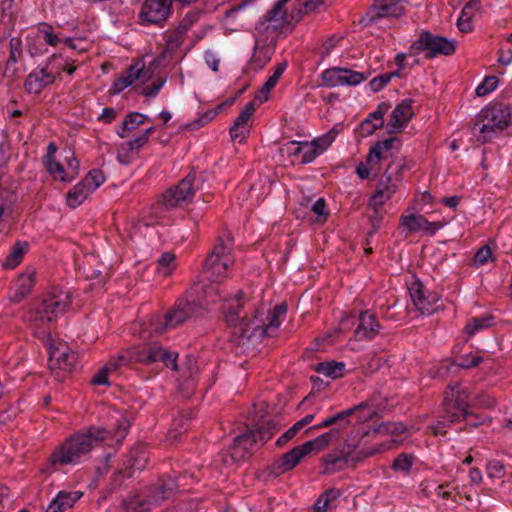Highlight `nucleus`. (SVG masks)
I'll return each mask as SVG.
<instances>
[{"mask_svg":"<svg viewBox=\"0 0 512 512\" xmlns=\"http://www.w3.org/2000/svg\"><path fill=\"white\" fill-rule=\"evenodd\" d=\"M130 426V420L123 415L117 419L112 430L98 426H90L86 430H81L67 438L51 454L50 462L52 465L76 464L80 459L87 456L94 446L108 438L114 440L117 444H121L127 436Z\"/></svg>","mask_w":512,"mask_h":512,"instance_id":"nucleus-1","label":"nucleus"},{"mask_svg":"<svg viewBox=\"0 0 512 512\" xmlns=\"http://www.w3.org/2000/svg\"><path fill=\"white\" fill-rule=\"evenodd\" d=\"M243 298L244 292L238 291L235 296L224 298L221 307L226 323L233 328L229 342L236 347L244 346L253 336H257V332H259L258 336H262L266 332L254 320L250 321L246 317L240 318L239 313L244 306Z\"/></svg>","mask_w":512,"mask_h":512,"instance_id":"nucleus-2","label":"nucleus"},{"mask_svg":"<svg viewBox=\"0 0 512 512\" xmlns=\"http://www.w3.org/2000/svg\"><path fill=\"white\" fill-rule=\"evenodd\" d=\"M442 406V414L437 422L430 426L434 435H445L444 428L460 423L462 419L470 416L468 391L459 384L449 385L445 391Z\"/></svg>","mask_w":512,"mask_h":512,"instance_id":"nucleus-3","label":"nucleus"},{"mask_svg":"<svg viewBox=\"0 0 512 512\" xmlns=\"http://www.w3.org/2000/svg\"><path fill=\"white\" fill-rule=\"evenodd\" d=\"M457 42L444 36L435 35L428 30L420 32L418 39L410 46L409 54L425 52V58L433 59L438 55L451 56L456 51Z\"/></svg>","mask_w":512,"mask_h":512,"instance_id":"nucleus-4","label":"nucleus"},{"mask_svg":"<svg viewBox=\"0 0 512 512\" xmlns=\"http://www.w3.org/2000/svg\"><path fill=\"white\" fill-rule=\"evenodd\" d=\"M203 316V304L198 303L194 298L188 296V291L177 299L171 309L164 316L162 327H155V331L162 333L168 328H175L191 318Z\"/></svg>","mask_w":512,"mask_h":512,"instance_id":"nucleus-5","label":"nucleus"},{"mask_svg":"<svg viewBox=\"0 0 512 512\" xmlns=\"http://www.w3.org/2000/svg\"><path fill=\"white\" fill-rule=\"evenodd\" d=\"M72 297L68 290L53 287L49 293L36 305L35 319L42 322H51L59 314L67 311L71 305Z\"/></svg>","mask_w":512,"mask_h":512,"instance_id":"nucleus-6","label":"nucleus"},{"mask_svg":"<svg viewBox=\"0 0 512 512\" xmlns=\"http://www.w3.org/2000/svg\"><path fill=\"white\" fill-rule=\"evenodd\" d=\"M60 58L59 55H51L45 66L35 69L28 74L24 82L26 92L39 95L43 89L60 79V66L54 72V63Z\"/></svg>","mask_w":512,"mask_h":512,"instance_id":"nucleus-7","label":"nucleus"},{"mask_svg":"<svg viewBox=\"0 0 512 512\" xmlns=\"http://www.w3.org/2000/svg\"><path fill=\"white\" fill-rule=\"evenodd\" d=\"M147 461L148 453L146 445L143 443L136 444L122 460V463L115 472L113 483L116 484L119 477L126 479L133 477L136 470L142 471L146 467Z\"/></svg>","mask_w":512,"mask_h":512,"instance_id":"nucleus-8","label":"nucleus"},{"mask_svg":"<svg viewBox=\"0 0 512 512\" xmlns=\"http://www.w3.org/2000/svg\"><path fill=\"white\" fill-rule=\"evenodd\" d=\"M178 490V484L170 476L161 477L158 481L147 488L146 503L142 504L140 510H151L154 506L161 505L165 500L173 497Z\"/></svg>","mask_w":512,"mask_h":512,"instance_id":"nucleus-9","label":"nucleus"},{"mask_svg":"<svg viewBox=\"0 0 512 512\" xmlns=\"http://www.w3.org/2000/svg\"><path fill=\"white\" fill-rule=\"evenodd\" d=\"M194 181L195 171L192 170L177 186L168 189L163 194L164 206L169 209L190 201L194 196Z\"/></svg>","mask_w":512,"mask_h":512,"instance_id":"nucleus-10","label":"nucleus"},{"mask_svg":"<svg viewBox=\"0 0 512 512\" xmlns=\"http://www.w3.org/2000/svg\"><path fill=\"white\" fill-rule=\"evenodd\" d=\"M307 455L308 452L305 448H302V445L295 446L290 451L276 459L271 465H269L265 469L264 473H266L267 476L276 478L294 469Z\"/></svg>","mask_w":512,"mask_h":512,"instance_id":"nucleus-11","label":"nucleus"},{"mask_svg":"<svg viewBox=\"0 0 512 512\" xmlns=\"http://www.w3.org/2000/svg\"><path fill=\"white\" fill-rule=\"evenodd\" d=\"M173 0H144L139 18L149 24H161L171 13Z\"/></svg>","mask_w":512,"mask_h":512,"instance_id":"nucleus-12","label":"nucleus"},{"mask_svg":"<svg viewBox=\"0 0 512 512\" xmlns=\"http://www.w3.org/2000/svg\"><path fill=\"white\" fill-rule=\"evenodd\" d=\"M410 295L416 309L423 315H430L442 306L440 296L437 293H427L421 283L413 284Z\"/></svg>","mask_w":512,"mask_h":512,"instance_id":"nucleus-13","label":"nucleus"},{"mask_svg":"<svg viewBox=\"0 0 512 512\" xmlns=\"http://www.w3.org/2000/svg\"><path fill=\"white\" fill-rule=\"evenodd\" d=\"M188 291V296L194 298L198 303L203 304V315L206 312V306L215 303L221 299L220 282L209 281V283L200 281L194 283Z\"/></svg>","mask_w":512,"mask_h":512,"instance_id":"nucleus-14","label":"nucleus"},{"mask_svg":"<svg viewBox=\"0 0 512 512\" xmlns=\"http://www.w3.org/2000/svg\"><path fill=\"white\" fill-rule=\"evenodd\" d=\"M368 407L369 405L366 402H361L358 405L342 410L332 416L327 417L321 423L310 427L307 431L319 430L330 426H334L332 429H338L339 435L342 430L346 429L350 425V417L352 415H355L356 413H362Z\"/></svg>","mask_w":512,"mask_h":512,"instance_id":"nucleus-15","label":"nucleus"},{"mask_svg":"<svg viewBox=\"0 0 512 512\" xmlns=\"http://www.w3.org/2000/svg\"><path fill=\"white\" fill-rule=\"evenodd\" d=\"M406 0H376L371 6L367 23H374L380 18H398L405 13Z\"/></svg>","mask_w":512,"mask_h":512,"instance_id":"nucleus-16","label":"nucleus"},{"mask_svg":"<svg viewBox=\"0 0 512 512\" xmlns=\"http://www.w3.org/2000/svg\"><path fill=\"white\" fill-rule=\"evenodd\" d=\"M413 102V99L407 98L403 99L396 105L387 123L388 133L400 132L403 128H405L407 123L412 119L414 115L412 108Z\"/></svg>","mask_w":512,"mask_h":512,"instance_id":"nucleus-17","label":"nucleus"},{"mask_svg":"<svg viewBox=\"0 0 512 512\" xmlns=\"http://www.w3.org/2000/svg\"><path fill=\"white\" fill-rule=\"evenodd\" d=\"M346 449L335 450L331 453H328L324 456L323 462L325 465V469L328 472H337L343 470L348 466L349 462H357L363 459L366 455L357 456L356 458L351 456V452L354 447H351L349 444L346 445Z\"/></svg>","mask_w":512,"mask_h":512,"instance_id":"nucleus-18","label":"nucleus"},{"mask_svg":"<svg viewBox=\"0 0 512 512\" xmlns=\"http://www.w3.org/2000/svg\"><path fill=\"white\" fill-rule=\"evenodd\" d=\"M382 326L376 315L366 310L359 315V324L355 329V338L357 340H372L380 332Z\"/></svg>","mask_w":512,"mask_h":512,"instance_id":"nucleus-19","label":"nucleus"},{"mask_svg":"<svg viewBox=\"0 0 512 512\" xmlns=\"http://www.w3.org/2000/svg\"><path fill=\"white\" fill-rule=\"evenodd\" d=\"M157 345H139L133 346L120 353V360H128L129 365L141 363L151 365L155 363Z\"/></svg>","mask_w":512,"mask_h":512,"instance_id":"nucleus-20","label":"nucleus"},{"mask_svg":"<svg viewBox=\"0 0 512 512\" xmlns=\"http://www.w3.org/2000/svg\"><path fill=\"white\" fill-rule=\"evenodd\" d=\"M401 225L409 232L425 231L430 236L443 227L441 222H430L423 215L417 213L402 215Z\"/></svg>","mask_w":512,"mask_h":512,"instance_id":"nucleus-21","label":"nucleus"},{"mask_svg":"<svg viewBox=\"0 0 512 512\" xmlns=\"http://www.w3.org/2000/svg\"><path fill=\"white\" fill-rule=\"evenodd\" d=\"M389 108V103H379L376 110L360 123L359 131L362 137L370 136L384 126V115L388 112Z\"/></svg>","mask_w":512,"mask_h":512,"instance_id":"nucleus-22","label":"nucleus"},{"mask_svg":"<svg viewBox=\"0 0 512 512\" xmlns=\"http://www.w3.org/2000/svg\"><path fill=\"white\" fill-rule=\"evenodd\" d=\"M396 144V148L399 149L401 140L398 137L376 141L369 150L367 163L373 165L374 161L380 163L382 160L387 159L391 155L390 151L395 148Z\"/></svg>","mask_w":512,"mask_h":512,"instance_id":"nucleus-23","label":"nucleus"},{"mask_svg":"<svg viewBox=\"0 0 512 512\" xmlns=\"http://www.w3.org/2000/svg\"><path fill=\"white\" fill-rule=\"evenodd\" d=\"M231 259L215 258L213 255H208L203 263V273L209 281L220 282L228 271Z\"/></svg>","mask_w":512,"mask_h":512,"instance_id":"nucleus-24","label":"nucleus"},{"mask_svg":"<svg viewBox=\"0 0 512 512\" xmlns=\"http://www.w3.org/2000/svg\"><path fill=\"white\" fill-rule=\"evenodd\" d=\"M397 184L394 181H389L382 176V179L376 186L375 193L369 200V206L373 207L375 213H378V207H381L391 196L396 192Z\"/></svg>","mask_w":512,"mask_h":512,"instance_id":"nucleus-25","label":"nucleus"},{"mask_svg":"<svg viewBox=\"0 0 512 512\" xmlns=\"http://www.w3.org/2000/svg\"><path fill=\"white\" fill-rule=\"evenodd\" d=\"M82 492L60 491L55 498L52 499L46 512H65L81 498Z\"/></svg>","mask_w":512,"mask_h":512,"instance_id":"nucleus-26","label":"nucleus"},{"mask_svg":"<svg viewBox=\"0 0 512 512\" xmlns=\"http://www.w3.org/2000/svg\"><path fill=\"white\" fill-rule=\"evenodd\" d=\"M257 443L258 438L256 437V433H254L252 429H248L245 433L234 439L231 454L233 457L244 458L250 452V448Z\"/></svg>","mask_w":512,"mask_h":512,"instance_id":"nucleus-27","label":"nucleus"},{"mask_svg":"<svg viewBox=\"0 0 512 512\" xmlns=\"http://www.w3.org/2000/svg\"><path fill=\"white\" fill-rule=\"evenodd\" d=\"M23 55L22 40L20 37H12L9 42V57L7 59L3 76L14 78L17 74V69L13 67Z\"/></svg>","mask_w":512,"mask_h":512,"instance_id":"nucleus-28","label":"nucleus"},{"mask_svg":"<svg viewBox=\"0 0 512 512\" xmlns=\"http://www.w3.org/2000/svg\"><path fill=\"white\" fill-rule=\"evenodd\" d=\"M34 277L32 274H21L11 289L10 300L19 303L32 290L34 286Z\"/></svg>","mask_w":512,"mask_h":512,"instance_id":"nucleus-29","label":"nucleus"},{"mask_svg":"<svg viewBox=\"0 0 512 512\" xmlns=\"http://www.w3.org/2000/svg\"><path fill=\"white\" fill-rule=\"evenodd\" d=\"M287 68L286 62L279 63L274 73L267 79V81L262 85V87L256 92L255 94V100H259L260 103L268 100V95L270 91L275 87L277 84L279 78L282 76L284 71Z\"/></svg>","mask_w":512,"mask_h":512,"instance_id":"nucleus-30","label":"nucleus"},{"mask_svg":"<svg viewBox=\"0 0 512 512\" xmlns=\"http://www.w3.org/2000/svg\"><path fill=\"white\" fill-rule=\"evenodd\" d=\"M194 417L195 412L192 409L180 412L172 422L171 429L169 431L170 437L176 438L178 435L188 431Z\"/></svg>","mask_w":512,"mask_h":512,"instance_id":"nucleus-31","label":"nucleus"},{"mask_svg":"<svg viewBox=\"0 0 512 512\" xmlns=\"http://www.w3.org/2000/svg\"><path fill=\"white\" fill-rule=\"evenodd\" d=\"M336 437H338V429H330L320 436L303 443L302 448H305L308 454L313 451H321L326 448Z\"/></svg>","mask_w":512,"mask_h":512,"instance_id":"nucleus-32","label":"nucleus"},{"mask_svg":"<svg viewBox=\"0 0 512 512\" xmlns=\"http://www.w3.org/2000/svg\"><path fill=\"white\" fill-rule=\"evenodd\" d=\"M345 363L337 361H325L317 363L314 370L332 379H338L344 376Z\"/></svg>","mask_w":512,"mask_h":512,"instance_id":"nucleus-33","label":"nucleus"},{"mask_svg":"<svg viewBox=\"0 0 512 512\" xmlns=\"http://www.w3.org/2000/svg\"><path fill=\"white\" fill-rule=\"evenodd\" d=\"M28 250L27 242H16L11 248V252L6 256L3 267L5 269H14L23 260L24 254Z\"/></svg>","mask_w":512,"mask_h":512,"instance_id":"nucleus-34","label":"nucleus"},{"mask_svg":"<svg viewBox=\"0 0 512 512\" xmlns=\"http://www.w3.org/2000/svg\"><path fill=\"white\" fill-rule=\"evenodd\" d=\"M50 361L54 365V361L58 365V368L64 371H71L77 361V354L75 352H67L56 350L52 352Z\"/></svg>","mask_w":512,"mask_h":512,"instance_id":"nucleus-35","label":"nucleus"},{"mask_svg":"<svg viewBox=\"0 0 512 512\" xmlns=\"http://www.w3.org/2000/svg\"><path fill=\"white\" fill-rule=\"evenodd\" d=\"M252 430L256 433L258 442H261V445H263L278 431V425L273 420H262Z\"/></svg>","mask_w":512,"mask_h":512,"instance_id":"nucleus-36","label":"nucleus"},{"mask_svg":"<svg viewBox=\"0 0 512 512\" xmlns=\"http://www.w3.org/2000/svg\"><path fill=\"white\" fill-rule=\"evenodd\" d=\"M250 116L248 113L241 111L239 116L236 118L234 124L229 130L231 139L233 141L238 140L240 143L246 139L249 134V130L246 128V124Z\"/></svg>","mask_w":512,"mask_h":512,"instance_id":"nucleus-37","label":"nucleus"},{"mask_svg":"<svg viewBox=\"0 0 512 512\" xmlns=\"http://www.w3.org/2000/svg\"><path fill=\"white\" fill-rule=\"evenodd\" d=\"M314 418V414H307L301 420L297 421L292 427H290L277 439L276 445L278 447L284 446L286 443L292 440L303 427L310 424L314 420Z\"/></svg>","mask_w":512,"mask_h":512,"instance_id":"nucleus-38","label":"nucleus"},{"mask_svg":"<svg viewBox=\"0 0 512 512\" xmlns=\"http://www.w3.org/2000/svg\"><path fill=\"white\" fill-rule=\"evenodd\" d=\"M91 192L85 184L80 181L66 195V203L71 208L81 205Z\"/></svg>","mask_w":512,"mask_h":512,"instance_id":"nucleus-39","label":"nucleus"},{"mask_svg":"<svg viewBox=\"0 0 512 512\" xmlns=\"http://www.w3.org/2000/svg\"><path fill=\"white\" fill-rule=\"evenodd\" d=\"M343 72H347V68L333 67L326 69L321 74V85L330 88L344 85Z\"/></svg>","mask_w":512,"mask_h":512,"instance_id":"nucleus-40","label":"nucleus"},{"mask_svg":"<svg viewBox=\"0 0 512 512\" xmlns=\"http://www.w3.org/2000/svg\"><path fill=\"white\" fill-rule=\"evenodd\" d=\"M410 166L407 164L405 159H394L392 160L383 173V177L389 181L399 182L402 177V173L405 170H409Z\"/></svg>","mask_w":512,"mask_h":512,"instance_id":"nucleus-41","label":"nucleus"},{"mask_svg":"<svg viewBox=\"0 0 512 512\" xmlns=\"http://www.w3.org/2000/svg\"><path fill=\"white\" fill-rule=\"evenodd\" d=\"M493 324L494 316L491 314L473 317L467 322L465 326V332L468 334L469 337H472L476 334V332L485 328L492 327Z\"/></svg>","mask_w":512,"mask_h":512,"instance_id":"nucleus-42","label":"nucleus"},{"mask_svg":"<svg viewBox=\"0 0 512 512\" xmlns=\"http://www.w3.org/2000/svg\"><path fill=\"white\" fill-rule=\"evenodd\" d=\"M232 252V238L230 234L219 236L217 241L208 255H213L215 258L231 259Z\"/></svg>","mask_w":512,"mask_h":512,"instance_id":"nucleus-43","label":"nucleus"},{"mask_svg":"<svg viewBox=\"0 0 512 512\" xmlns=\"http://www.w3.org/2000/svg\"><path fill=\"white\" fill-rule=\"evenodd\" d=\"M187 30H182L178 25L173 31L166 36V47L164 52L174 53L184 41Z\"/></svg>","mask_w":512,"mask_h":512,"instance_id":"nucleus-44","label":"nucleus"},{"mask_svg":"<svg viewBox=\"0 0 512 512\" xmlns=\"http://www.w3.org/2000/svg\"><path fill=\"white\" fill-rule=\"evenodd\" d=\"M45 169L49 174H51L55 179H59L63 182L71 181L73 176L69 177L65 172V169L61 163L56 161L54 158L50 160L43 161Z\"/></svg>","mask_w":512,"mask_h":512,"instance_id":"nucleus-45","label":"nucleus"},{"mask_svg":"<svg viewBox=\"0 0 512 512\" xmlns=\"http://www.w3.org/2000/svg\"><path fill=\"white\" fill-rule=\"evenodd\" d=\"M138 492H130L121 502V506L132 512H148L149 510H140L142 504L146 503V496L143 499L139 498Z\"/></svg>","mask_w":512,"mask_h":512,"instance_id":"nucleus-46","label":"nucleus"},{"mask_svg":"<svg viewBox=\"0 0 512 512\" xmlns=\"http://www.w3.org/2000/svg\"><path fill=\"white\" fill-rule=\"evenodd\" d=\"M38 31L42 35L43 40L50 46H56L58 43L63 42L64 38L54 32L52 25L42 22L38 26Z\"/></svg>","mask_w":512,"mask_h":512,"instance_id":"nucleus-47","label":"nucleus"},{"mask_svg":"<svg viewBox=\"0 0 512 512\" xmlns=\"http://www.w3.org/2000/svg\"><path fill=\"white\" fill-rule=\"evenodd\" d=\"M162 362L166 367L172 370H178L177 354H174L157 345L155 354V363Z\"/></svg>","mask_w":512,"mask_h":512,"instance_id":"nucleus-48","label":"nucleus"},{"mask_svg":"<svg viewBox=\"0 0 512 512\" xmlns=\"http://www.w3.org/2000/svg\"><path fill=\"white\" fill-rule=\"evenodd\" d=\"M105 181V176L100 169L91 170L82 182L85 184L89 191L92 193Z\"/></svg>","mask_w":512,"mask_h":512,"instance_id":"nucleus-49","label":"nucleus"},{"mask_svg":"<svg viewBox=\"0 0 512 512\" xmlns=\"http://www.w3.org/2000/svg\"><path fill=\"white\" fill-rule=\"evenodd\" d=\"M197 384L196 372L190 371L189 375L179 384L180 392L185 398H189L196 390Z\"/></svg>","mask_w":512,"mask_h":512,"instance_id":"nucleus-50","label":"nucleus"},{"mask_svg":"<svg viewBox=\"0 0 512 512\" xmlns=\"http://www.w3.org/2000/svg\"><path fill=\"white\" fill-rule=\"evenodd\" d=\"M175 261V255L170 252H165L157 261V271L163 276L171 274L174 267H171Z\"/></svg>","mask_w":512,"mask_h":512,"instance_id":"nucleus-51","label":"nucleus"},{"mask_svg":"<svg viewBox=\"0 0 512 512\" xmlns=\"http://www.w3.org/2000/svg\"><path fill=\"white\" fill-rule=\"evenodd\" d=\"M413 455L407 453L399 454L392 463V468L395 471L409 472L413 465Z\"/></svg>","mask_w":512,"mask_h":512,"instance_id":"nucleus-52","label":"nucleus"},{"mask_svg":"<svg viewBox=\"0 0 512 512\" xmlns=\"http://www.w3.org/2000/svg\"><path fill=\"white\" fill-rule=\"evenodd\" d=\"M498 78L496 76H486L481 84L475 90L477 96L482 97L494 91L498 85Z\"/></svg>","mask_w":512,"mask_h":512,"instance_id":"nucleus-53","label":"nucleus"},{"mask_svg":"<svg viewBox=\"0 0 512 512\" xmlns=\"http://www.w3.org/2000/svg\"><path fill=\"white\" fill-rule=\"evenodd\" d=\"M285 2L278 0L272 9L268 10L264 15L265 22H272L277 20H285L286 11H283Z\"/></svg>","mask_w":512,"mask_h":512,"instance_id":"nucleus-54","label":"nucleus"},{"mask_svg":"<svg viewBox=\"0 0 512 512\" xmlns=\"http://www.w3.org/2000/svg\"><path fill=\"white\" fill-rule=\"evenodd\" d=\"M166 82L165 77L158 78L152 85L149 87H139L135 86V90L139 95H143L145 97H155L159 90L163 87Z\"/></svg>","mask_w":512,"mask_h":512,"instance_id":"nucleus-55","label":"nucleus"},{"mask_svg":"<svg viewBox=\"0 0 512 512\" xmlns=\"http://www.w3.org/2000/svg\"><path fill=\"white\" fill-rule=\"evenodd\" d=\"M320 155V150L315 148L312 141H304L301 164L306 165L313 162Z\"/></svg>","mask_w":512,"mask_h":512,"instance_id":"nucleus-56","label":"nucleus"},{"mask_svg":"<svg viewBox=\"0 0 512 512\" xmlns=\"http://www.w3.org/2000/svg\"><path fill=\"white\" fill-rule=\"evenodd\" d=\"M344 85L356 86L367 79L366 75L354 70L348 69L347 72H343Z\"/></svg>","mask_w":512,"mask_h":512,"instance_id":"nucleus-57","label":"nucleus"},{"mask_svg":"<svg viewBox=\"0 0 512 512\" xmlns=\"http://www.w3.org/2000/svg\"><path fill=\"white\" fill-rule=\"evenodd\" d=\"M492 257V249L488 245H484L477 250L473 257L474 265L479 267L488 262Z\"/></svg>","mask_w":512,"mask_h":512,"instance_id":"nucleus-58","label":"nucleus"},{"mask_svg":"<svg viewBox=\"0 0 512 512\" xmlns=\"http://www.w3.org/2000/svg\"><path fill=\"white\" fill-rule=\"evenodd\" d=\"M480 7V0H470L463 7L459 17L471 20L474 17L475 13L480 10Z\"/></svg>","mask_w":512,"mask_h":512,"instance_id":"nucleus-59","label":"nucleus"},{"mask_svg":"<svg viewBox=\"0 0 512 512\" xmlns=\"http://www.w3.org/2000/svg\"><path fill=\"white\" fill-rule=\"evenodd\" d=\"M487 473L491 478H501L505 475V466L501 461H490L487 465Z\"/></svg>","mask_w":512,"mask_h":512,"instance_id":"nucleus-60","label":"nucleus"},{"mask_svg":"<svg viewBox=\"0 0 512 512\" xmlns=\"http://www.w3.org/2000/svg\"><path fill=\"white\" fill-rule=\"evenodd\" d=\"M482 361L483 358L479 355H474L471 358H468L467 356H462L458 361H454L453 364L464 369H470L477 367Z\"/></svg>","mask_w":512,"mask_h":512,"instance_id":"nucleus-61","label":"nucleus"},{"mask_svg":"<svg viewBox=\"0 0 512 512\" xmlns=\"http://www.w3.org/2000/svg\"><path fill=\"white\" fill-rule=\"evenodd\" d=\"M200 11L198 9H193L186 13L183 19L179 22V26L182 30H189L190 27L199 19Z\"/></svg>","mask_w":512,"mask_h":512,"instance_id":"nucleus-62","label":"nucleus"},{"mask_svg":"<svg viewBox=\"0 0 512 512\" xmlns=\"http://www.w3.org/2000/svg\"><path fill=\"white\" fill-rule=\"evenodd\" d=\"M125 119L130 125L131 130H135L137 127L144 124L148 117L139 112H131L126 115Z\"/></svg>","mask_w":512,"mask_h":512,"instance_id":"nucleus-63","label":"nucleus"},{"mask_svg":"<svg viewBox=\"0 0 512 512\" xmlns=\"http://www.w3.org/2000/svg\"><path fill=\"white\" fill-rule=\"evenodd\" d=\"M390 82V76L387 73L374 77L370 82L369 86L372 91L378 92L382 90Z\"/></svg>","mask_w":512,"mask_h":512,"instance_id":"nucleus-64","label":"nucleus"}]
</instances>
